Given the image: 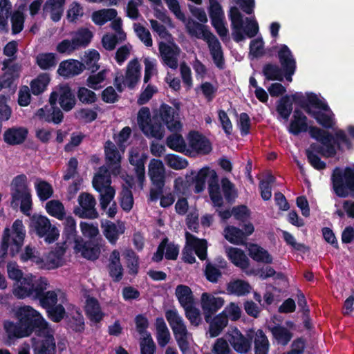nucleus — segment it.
<instances>
[{"label":"nucleus","instance_id":"nucleus-1","mask_svg":"<svg viewBox=\"0 0 354 354\" xmlns=\"http://www.w3.org/2000/svg\"><path fill=\"white\" fill-rule=\"evenodd\" d=\"M160 122L171 132H179L183 127L178 112L165 104L154 112L153 120L150 119V111L147 107H142L138 113V125L149 138L158 140L163 138L165 129Z\"/></svg>","mask_w":354,"mask_h":354},{"label":"nucleus","instance_id":"nucleus-2","mask_svg":"<svg viewBox=\"0 0 354 354\" xmlns=\"http://www.w3.org/2000/svg\"><path fill=\"white\" fill-rule=\"evenodd\" d=\"M35 333L38 339L35 354H56L54 331L41 315L29 306H24V337Z\"/></svg>","mask_w":354,"mask_h":354},{"label":"nucleus","instance_id":"nucleus-3","mask_svg":"<svg viewBox=\"0 0 354 354\" xmlns=\"http://www.w3.org/2000/svg\"><path fill=\"white\" fill-rule=\"evenodd\" d=\"M288 131L290 133L298 135L301 132L308 131L310 136L319 141L323 147L318 151L325 157H331L336 153V149L330 144L332 136L327 131L316 127H308L307 118L298 109L295 110Z\"/></svg>","mask_w":354,"mask_h":354},{"label":"nucleus","instance_id":"nucleus-4","mask_svg":"<svg viewBox=\"0 0 354 354\" xmlns=\"http://www.w3.org/2000/svg\"><path fill=\"white\" fill-rule=\"evenodd\" d=\"M9 247H10V254L12 257L19 254L21 250L22 220L21 219L15 221L12 225V230L9 227H6L3 232L0 245V263L4 262Z\"/></svg>","mask_w":354,"mask_h":354},{"label":"nucleus","instance_id":"nucleus-5","mask_svg":"<svg viewBox=\"0 0 354 354\" xmlns=\"http://www.w3.org/2000/svg\"><path fill=\"white\" fill-rule=\"evenodd\" d=\"M29 230L39 238H44L47 243L56 241L59 236V230L46 216L34 214L30 218Z\"/></svg>","mask_w":354,"mask_h":354},{"label":"nucleus","instance_id":"nucleus-6","mask_svg":"<svg viewBox=\"0 0 354 354\" xmlns=\"http://www.w3.org/2000/svg\"><path fill=\"white\" fill-rule=\"evenodd\" d=\"M333 189L339 197H354V165L344 169L336 168L333 173Z\"/></svg>","mask_w":354,"mask_h":354},{"label":"nucleus","instance_id":"nucleus-7","mask_svg":"<svg viewBox=\"0 0 354 354\" xmlns=\"http://www.w3.org/2000/svg\"><path fill=\"white\" fill-rule=\"evenodd\" d=\"M94 189L100 193V206L105 208L115 197V190L111 185L110 175L106 167H100L92 181Z\"/></svg>","mask_w":354,"mask_h":354},{"label":"nucleus","instance_id":"nucleus-8","mask_svg":"<svg viewBox=\"0 0 354 354\" xmlns=\"http://www.w3.org/2000/svg\"><path fill=\"white\" fill-rule=\"evenodd\" d=\"M10 17L13 34L22 30V3L12 14V4L10 0H0V31H8V19Z\"/></svg>","mask_w":354,"mask_h":354},{"label":"nucleus","instance_id":"nucleus-9","mask_svg":"<svg viewBox=\"0 0 354 354\" xmlns=\"http://www.w3.org/2000/svg\"><path fill=\"white\" fill-rule=\"evenodd\" d=\"M186 245L183 251V259L185 262L193 263L196 261L194 254L201 260L207 258V243L205 239H200L186 232Z\"/></svg>","mask_w":354,"mask_h":354},{"label":"nucleus","instance_id":"nucleus-10","mask_svg":"<svg viewBox=\"0 0 354 354\" xmlns=\"http://www.w3.org/2000/svg\"><path fill=\"white\" fill-rule=\"evenodd\" d=\"M309 102L310 106L306 107V112L322 127L328 129L333 128L335 120L334 114L328 106L316 97L310 99Z\"/></svg>","mask_w":354,"mask_h":354},{"label":"nucleus","instance_id":"nucleus-11","mask_svg":"<svg viewBox=\"0 0 354 354\" xmlns=\"http://www.w3.org/2000/svg\"><path fill=\"white\" fill-rule=\"evenodd\" d=\"M141 66L138 59L131 60L126 68L125 75L116 76L114 80V84L120 93H121L125 86L129 88L133 89L137 85L140 80Z\"/></svg>","mask_w":354,"mask_h":354},{"label":"nucleus","instance_id":"nucleus-12","mask_svg":"<svg viewBox=\"0 0 354 354\" xmlns=\"http://www.w3.org/2000/svg\"><path fill=\"white\" fill-rule=\"evenodd\" d=\"M49 285L47 279L27 274L24 277V297L37 300Z\"/></svg>","mask_w":354,"mask_h":354},{"label":"nucleus","instance_id":"nucleus-13","mask_svg":"<svg viewBox=\"0 0 354 354\" xmlns=\"http://www.w3.org/2000/svg\"><path fill=\"white\" fill-rule=\"evenodd\" d=\"M78 206L74 208V214L80 218L95 219L99 216L95 208V197L86 192H83L78 196Z\"/></svg>","mask_w":354,"mask_h":354},{"label":"nucleus","instance_id":"nucleus-14","mask_svg":"<svg viewBox=\"0 0 354 354\" xmlns=\"http://www.w3.org/2000/svg\"><path fill=\"white\" fill-rule=\"evenodd\" d=\"M57 100L62 108L68 111L75 104L74 95L68 85H59L54 88L49 97V103L56 104Z\"/></svg>","mask_w":354,"mask_h":354},{"label":"nucleus","instance_id":"nucleus-15","mask_svg":"<svg viewBox=\"0 0 354 354\" xmlns=\"http://www.w3.org/2000/svg\"><path fill=\"white\" fill-rule=\"evenodd\" d=\"M225 300L209 292H203L201 296L200 304L206 322H209L212 315L224 305Z\"/></svg>","mask_w":354,"mask_h":354},{"label":"nucleus","instance_id":"nucleus-16","mask_svg":"<svg viewBox=\"0 0 354 354\" xmlns=\"http://www.w3.org/2000/svg\"><path fill=\"white\" fill-rule=\"evenodd\" d=\"M147 156L142 151L140 147L131 149L129 155V160L131 165L135 167V172L139 182L140 188H142L145 179V162Z\"/></svg>","mask_w":354,"mask_h":354},{"label":"nucleus","instance_id":"nucleus-17","mask_svg":"<svg viewBox=\"0 0 354 354\" xmlns=\"http://www.w3.org/2000/svg\"><path fill=\"white\" fill-rule=\"evenodd\" d=\"M159 50L163 63L172 69H176L178 66V57L180 48L173 42L169 44L160 43Z\"/></svg>","mask_w":354,"mask_h":354},{"label":"nucleus","instance_id":"nucleus-18","mask_svg":"<svg viewBox=\"0 0 354 354\" xmlns=\"http://www.w3.org/2000/svg\"><path fill=\"white\" fill-rule=\"evenodd\" d=\"M106 162L114 176L120 175L122 159L121 153L118 151L115 145L111 141H107L104 145Z\"/></svg>","mask_w":354,"mask_h":354},{"label":"nucleus","instance_id":"nucleus-19","mask_svg":"<svg viewBox=\"0 0 354 354\" xmlns=\"http://www.w3.org/2000/svg\"><path fill=\"white\" fill-rule=\"evenodd\" d=\"M188 149L187 151L194 152L200 154H207L212 150L210 142L205 138L196 132L189 134Z\"/></svg>","mask_w":354,"mask_h":354},{"label":"nucleus","instance_id":"nucleus-20","mask_svg":"<svg viewBox=\"0 0 354 354\" xmlns=\"http://www.w3.org/2000/svg\"><path fill=\"white\" fill-rule=\"evenodd\" d=\"M148 174L152 182L161 192L165 185V170L162 162L157 159H151L149 164Z\"/></svg>","mask_w":354,"mask_h":354},{"label":"nucleus","instance_id":"nucleus-21","mask_svg":"<svg viewBox=\"0 0 354 354\" xmlns=\"http://www.w3.org/2000/svg\"><path fill=\"white\" fill-rule=\"evenodd\" d=\"M225 337L238 353H245L250 347V341L245 337L237 328H233L225 334Z\"/></svg>","mask_w":354,"mask_h":354},{"label":"nucleus","instance_id":"nucleus-22","mask_svg":"<svg viewBox=\"0 0 354 354\" xmlns=\"http://www.w3.org/2000/svg\"><path fill=\"white\" fill-rule=\"evenodd\" d=\"M64 248L57 245L53 250L48 253L46 259L42 260L41 268L53 270L62 266L64 263Z\"/></svg>","mask_w":354,"mask_h":354},{"label":"nucleus","instance_id":"nucleus-23","mask_svg":"<svg viewBox=\"0 0 354 354\" xmlns=\"http://www.w3.org/2000/svg\"><path fill=\"white\" fill-rule=\"evenodd\" d=\"M279 59L286 73V80L291 82L292 75L294 74L296 69V62L287 46L283 45L280 47L279 50Z\"/></svg>","mask_w":354,"mask_h":354},{"label":"nucleus","instance_id":"nucleus-24","mask_svg":"<svg viewBox=\"0 0 354 354\" xmlns=\"http://www.w3.org/2000/svg\"><path fill=\"white\" fill-rule=\"evenodd\" d=\"M229 17L231 21L233 39L236 42L244 40L245 37L243 31V20L239 9L236 7L232 8L230 11Z\"/></svg>","mask_w":354,"mask_h":354},{"label":"nucleus","instance_id":"nucleus-25","mask_svg":"<svg viewBox=\"0 0 354 354\" xmlns=\"http://www.w3.org/2000/svg\"><path fill=\"white\" fill-rule=\"evenodd\" d=\"M85 66L81 62L70 59L62 61L58 67L57 73L63 77H69L77 75L82 73Z\"/></svg>","mask_w":354,"mask_h":354},{"label":"nucleus","instance_id":"nucleus-26","mask_svg":"<svg viewBox=\"0 0 354 354\" xmlns=\"http://www.w3.org/2000/svg\"><path fill=\"white\" fill-rule=\"evenodd\" d=\"M15 315L18 320L17 324L9 320H6L3 323V327L9 340L22 338V306L17 307Z\"/></svg>","mask_w":354,"mask_h":354},{"label":"nucleus","instance_id":"nucleus-27","mask_svg":"<svg viewBox=\"0 0 354 354\" xmlns=\"http://www.w3.org/2000/svg\"><path fill=\"white\" fill-rule=\"evenodd\" d=\"M102 229L104 235L113 244H115L120 235L124 232L125 227L122 222L117 221L113 223L110 221H105L102 223Z\"/></svg>","mask_w":354,"mask_h":354},{"label":"nucleus","instance_id":"nucleus-28","mask_svg":"<svg viewBox=\"0 0 354 354\" xmlns=\"http://www.w3.org/2000/svg\"><path fill=\"white\" fill-rule=\"evenodd\" d=\"M37 300L46 311L58 302L68 303L66 294L59 290L44 292Z\"/></svg>","mask_w":354,"mask_h":354},{"label":"nucleus","instance_id":"nucleus-29","mask_svg":"<svg viewBox=\"0 0 354 354\" xmlns=\"http://www.w3.org/2000/svg\"><path fill=\"white\" fill-rule=\"evenodd\" d=\"M205 41L208 45V48L212 57L214 63L218 68L221 69L223 68L225 64L223 59V53L221 43L218 39L213 34H212Z\"/></svg>","mask_w":354,"mask_h":354},{"label":"nucleus","instance_id":"nucleus-30","mask_svg":"<svg viewBox=\"0 0 354 354\" xmlns=\"http://www.w3.org/2000/svg\"><path fill=\"white\" fill-rule=\"evenodd\" d=\"M56 104L46 105L39 109L36 115L41 120L48 122H53L55 124L60 123L63 120V113L61 110L55 106Z\"/></svg>","mask_w":354,"mask_h":354},{"label":"nucleus","instance_id":"nucleus-31","mask_svg":"<svg viewBox=\"0 0 354 354\" xmlns=\"http://www.w3.org/2000/svg\"><path fill=\"white\" fill-rule=\"evenodd\" d=\"M15 57L5 59L3 62L2 69L5 71L4 74L1 76L3 82H7L6 85L12 86L14 81L19 77V66L13 63Z\"/></svg>","mask_w":354,"mask_h":354},{"label":"nucleus","instance_id":"nucleus-32","mask_svg":"<svg viewBox=\"0 0 354 354\" xmlns=\"http://www.w3.org/2000/svg\"><path fill=\"white\" fill-rule=\"evenodd\" d=\"M84 310L86 316L93 322L98 323L104 317L98 301L93 297L86 298Z\"/></svg>","mask_w":354,"mask_h":354},{"label":"nucleus","instance_id":"nucleus-33","mask_svg":"<svg viewBox=\"0 0 354 354\" xmlns=\"http://www.w3.org/2000/svg\"><path fill=\"white\" fill-rule=\"evenodd\" d=\"M65 0H47L43 6V14L49 15L54 21L60 20L64 11Z\"/></svg>","mask_w":354,"mask_h":354},{"label":"nucleus","instance_id":"nucleus-34","mask_svg":"<svg viewBox=\"0 0 354 354\" xmlns=\"http://www.w3.org/2000/svg\"><path fill=\"white\" fill-rule=\"evenodd\" d=\"M209 178L210 182H216L218 180L216 172L209 167L202 168L197 174L194 183L195 192L199 193L205 189V180Z\"/></svg>","mask_w":354,"mask_h":354},{"label":"nucleus","instance_id":"nucleus-35","mask_svg":"<svg viewBox=\"0 0 354 354\" xmlns=\"http://www.w3.org/2000/svg\"><path fill=\"white\" fill-rule=\"evenodd\" d=\"M108 268L111 277L115 281L122 279L123 268L120 263V254L118 250H114L110 254Z\"/></svg>","mask_w":354,"mask_h":354},{"label":"nucleus","instance_id":"nucleus-36","mask_svg":"<svg viewBox=\"0 0 354 354\" xmlns=\"http://www.w3.org/2000/svg\"><path fill=\"white\" fill-rule=\"evenodd\" d=\"M11 206L14 209L19 208L22 212V174L17 176L11 183Z\"/></svg>","mask_w":354,"mask_h":354},{"label":"nucleus","instance_id":"nucleus-37","mask_svg":"<svg viewBox=\"0 0 354 354\" xmlns=\"http://www.w3.org/2000/svg\"><path fill=\"white\" fill-rule=\"evenodd\" d=\"M188 33L198 39H202L204 41L212 33L207 29V26L197 23L192 19L187 20L184 22Z\"/></svg>","mask_w":354,"mask_h":354},{"label":"nucleus","instance_id":"nucleus-38","mask_svg":"<svg viewBox=\"0 0 354 354\" xmlns=\"http://www.w3.org/2000/svg\"><path fill=\"white\" fill-rule=\"evenodd\" d=\"M248 254L257 262L270 264L273 261L272 257L270 253L257 244L252 243L248 245Z\"/></svg>","mask_w":354,"mask_h":354},{"label":"nucleus","instance_id":"nucleus-39","mask_svg":"<svg viewBox=\"0 0 354 354\" xmlns=\"http://www.w3.org/2000/svg\"><path fill=\"white\" fill-rule=\"evenodd\" d=\"M226 254L229 259L235 266L241 269H245L248 267L249 259L242 250L230 247L226 249Z\"/></svg>","mask_w":354,"mask_h":354},{"label":"nucleus","instance_id":"nucleus-40","mask_svg":"<svg viewBox=\"0 0 354 354\" xmlns=\"http://www.w3.org/2000/svg\"><path fill=\"white\" fill-rule=\"evenodd\" d=\"M209 330L208 333L210 337H217L222 330L227 326L228 324V319L224 313H219L214 318H211L209 320Z\"/></svg>","mask_w":354,"mask_h":354},{"label":"nucleus","instance_id":"nucleus-41","mask_svg":"<svg viewBox=\"0 0 354 354\" xmlns=\"http://www.w3.org/2000/svg\"><path fill=\"white\" fill-rule=\"evenodd\" d=\"M128 187H124L120 194V206L125 212H129L133 205V198L131 191L129 187H132L133 178L130 176H127L124 179Z\"/></svg>","mask_w":354,"mask_h":354},{"label":"nucleus","instance_id":"nucleus-42","mask_svg":"<svg viewBox=\"0 0 354 354\" xmlns=\"http://www.w3.org/2000/svg\"><path fill=\"white\" fill-rule=\"evenodd\" d=\"M156 328L158 343L160 347H165L169 342L171 335L163 318L156 319Z\"/></svg>","mask_w":354,"mask_h":354},{"label":"nucleus","instance_id":"nucleus-43","mask_svg":"<svg viewBox=\"0 0 354 354\" xmlns=\"http://www.w3.org/2000/svg\"><path fill=\"white\" fill-rule=\"evenodd\" d=\"M176 297L180 304L183 307H188L194 304V295L190 288L185 285H178L175 290Z\"/></svg>","mask_w":354,"mask_h":354},{"label":"nucleus","instance_id":"nucleus-44","mask_svg":"<svg viewBox=\"0 0 354 354\" xmlns=\"http://www.w3.org/2000/svg\"><path fill=\"white\" fill-rule=\"evenodd\" d=\"M118 12L113 8H104L93 12L92 21L97 25L102 26L117 17Z\"/></svg>","mask_w":354,"mask_h":354},{"label":"nucleus","instance_id":"nucleus-45","mask_svg":"<svg viewBox=\"0 0 354 354\" xmlns=\"http://www.w3.org/2000/svg\"><path fill=\"white\" fill-rule=\"evenodd\" d=\"M45 209L50 216L58 220H63L66 214L64 206L59 200L49 201L46 203Z\"/></svg>","mask_w":354,"mask_h":354},{"label":"nucleus","instance_id":"nucleus-46","mask_svg":"<svg viewBox=\"0 0 354 354\" xmlns=\"http://www.w3.org/2000/svg\"><path fill=\"white\" fill-rule=\"evenodd\" d=\"M227 290L230 294L243 296L250 292L251 286L248 282L237 279L232 281L227 284Z\"/></svg>","mask_w":354,"mask_h":354},{"label":"nucleus","instance_id":"nucleus-47","mask_svg":"<svg viewBox=\"0 0 354 354\" xmlns=\"http://www.w3.org/2000/svg\"><path fill=\"white\" fill-rule=\"evenodd\" d=\"M92 37V32L88 28H82L73 33L72 39L78 49L86 46L91 42Z\"/></svg>","mask_w":354,"mask_h":354},{"label":"nucleus","instance_id":"nucleus-48","mask_svg":"<svg viewBox=\"0 0 354 354\" xmlns=\"http://www.w3.org/2000/svg\"><path fill=\"white\" fill-rule=\"evenodd\" d=\"M268 328L272 333L274 338L278 343L286 345L292 338V333L288 329L281 326H270L268 325Z\"/></svg>","mask_w":354,"mask_h":354},{"label":"nucleus","instance_id":"nucleus-49","mask_svg":"<svg viewBox=\"0 0 354 354\" xmlns=\"http://www.w3.org/2000/svg\"><path fill=\"white\" fill-rule=\"evenodd\" d=\"M225 238L231 243L243 245L245 243L243 231L234 226H227L224 230Z\"/></svg>","mask_w":354,"mask_h":354},{"label":"nucleus","instance_id":"nucleus-50","mask_svg":"<svg viewBox=\"0 0 354 354\" xmlns=\"http://www.w3.org/2000/svg\"><path fill=\"white\" fill-rule=\"evenodd\" d=\"M75 249L77 253H80L86 259L94 260L97 259L100 254V249L97 247H90L76 241Z\"/></svg>","mask_w":354,"mask_h":354},{"label":"nucleus","instance_id":"nucleus-51","mask_svg":"<svg viewBox=\"0 0 354 354\" xmlns=\"http://www.w3.org/2000/svg\"><path fill=\"white\" fill-rule=\"evenodd\" d=\"M50 78L48 74L42 73L37 76L30 83V89L34 95H39L44 92L50 82Z\"/></svg>","mask_w":354,"mask_h":354},{"label":"nucleus","instance_id":"nucleus-52","mask_svg":"<svg viewBox=\"0 0 354 354\" xmlns=\"http://www.w3.org/2000/svg\"><path fill=\"white\" fill-rule=\"evenodd\" d=\"M37 194L41 201H46L53 196V186L48 182L37 179L35 183Z\"/></svg>","mask_w":354,"mask_h":354},{"label":"nucleus","instance_id":"nucleus-53","mask_svg":"<svg viewBox=\"0 0 354 354\" xmlns=\"http://www.w3.org/2000/svg\"><path fill=\"white\" fill-rule=\"evenodd\" d=\"M166 143L168 147L178 152H185L187 149L183 136L178 134V132H174V133L168 136Z\"/></svg>","mask_w":354,"mask_h":354},{"label":"nucleus","instance_id":"nucleus-54","mask_svg":"<svg viewBox=\"0 0 354 354\" xmlns=\"http://www.w3.org/2000/svg\"><path fill=\"white\" fill-rule=\"evenodd\" d=\"M3 140L10 145L22 143V127L8 129L3 133Z\"/></svg>","mask_w":354,"mask_h":354},{"label":"nucleus","instance_id":"nucleus-55","mask_svg":"<svg viewBox=\"0 0 354 354\" xmlns=\"http://www.w3.org/2000/svg\"><path fill=\"white\" fill-rule=\"evenodd\" d=\"M37 65L43 70H47L55 66L57 64L56 55L52 53L39 54L36 57Z\"/></svg>","mask_w":354,"mask_h":354},{"label":"nucleus","instance_id":"nucleus-56","mask_svg":"<svg viewBox=\"0 0 354 354\" xmlns=\"http://www.w3.org/2000/svg\"><path fill=\"white\" fill-rule=\"evenodd\" d=\"M255 354H267L269 348V342L261 330H258L254 339Z\"/></svg>","mask_w":354,"mask_h":354},{"label":"nucleus","instance_id":"nucleus-57","mask_svg":"<svg viewBox=\"0 0 354 354\" xmlns=\"http://www.w3.org/2000/svg\"><path fill=\"white\" fill-rule=\"evenodd\" d=\"M84 13V10L83 6L80 3L73 1L68 6L66 12V18L70 22H76L83 17Z\"/></svg>","mask_w":354,"mask_h":354},{"label":"nucleus","instance_id":"nucleus-58","mask_svg":"<svg viewBox=\"0 0 354 354\" xmlns=\"http://www.w3.org/2000/svg\"><path fill=\"white\" fill-rule=\"evenodd\" d=\"M67 303L58 302L47 310L48 317L55 322H60L65 316L66 310L64 306Z\"/></svg>","mask_w":354,"mask_h":354},{"label":"nucleus","instance_id":"nucleus-59","mask_svg":"<svg viewBox=\"0 0 354 354\" xmlns=\"http://www.w3.org/2000/svg\"><path fill=\"white\" fill-rule=\"evenodd\" d=\"M174 337L182 353L187 354L193 342L192 333L187 331Z\"/></svg>","mask_w":354,"mask_h":354},{"label":"nucleus","instance_id":"nucleus-60","mask_svg":"<svg viewBox=\"0 0 354 354\" xmlns=\"http://www.w3.org/2000/svg\"><path fill=\"white\" fill-rule=\"evenodd\" d=\"M263 73L268 80H281L282 72L276 64H268L264 66Z\"/></svg>","mask_w":354,"mask_h":354},{"label":"nucleus","instance_id":"nucleus-61","mask_svg":"<svg viewBox=\"0 0 354 354\" xmlns=\"http://www.w3.org/2000/svg\"><path fill=\"white\" fill-rule=\"evenodd\" d=\"M133 29L138 38L147 46L151 47L153 45V40L148 29L140 24H134Z\"/></svg>","mask_w":354,"mask_h":354},{"label":"nucleus","instance_id":"nucleus-62","mask_svg":"<svg viewBox=\"0 0 354 354\" xmlns=\"http://www.w3.org/2000/svg\"><path fill=\"white\" fill-rule=\"evenodd\" d=\"M165 161L169 167L176 170L185 169L188 165L185 158L174 154L166 156Z\"/></svg>","mask_w":354,"mask_h":354},{"label":"nucleus","instance_id":"nucleus-63","mask_svg":"<svg viewBox=\"0 0 354 354\" xmlns=\"http://www.w3.org/2000/svg\"><path fill=\"white\" fill-rule=\"evenodd\" d=\"M43 259L40 257L39 252L35 247L28 245L24 252V261H30L41 268Z\"/></svg>","mask_w":354,"mask_h":354},{"label":"nucleus","instance_id":"nucleus-64","mask_svg":"<svg viewBox=\"0 0 354 354\" xmlns=\"http://www.w3.org/2000/svg\"><path fill=\"white\" fill-rule=\"evenodd\" d=\"M100 59V54L95 50H90L85 52L82 60L87 66L88 68L97 70L99 68L97 62Z\"/></svg>","mask_w":354,"mask_h":354}]
</instances>
